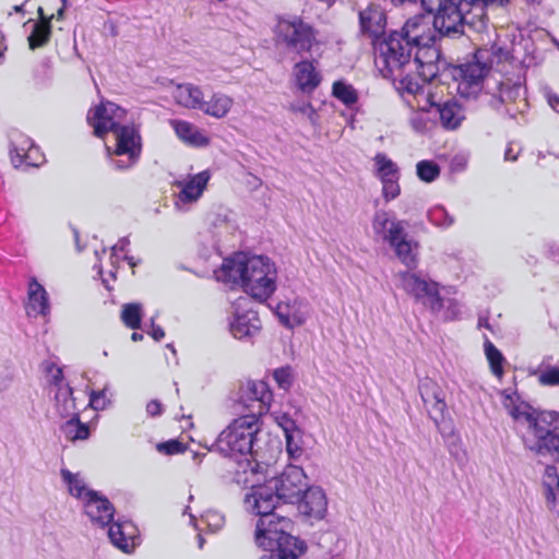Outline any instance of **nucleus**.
<instances>
[{"label": "nucleus", "mask_w": 559, "mask_h": 559, "mask_svg": "<svg viewBox=\"0 0 559 559\" xmlns=\"http://www.w3.org/2000/svg\"><path fill=\"white\" fill-rule=\"evenodd\" d=\"M427 14H417L409 17L400 31H391L386 37L378 43L376 64L382 75H399L409 63V56L416 46L433 44L438 33L450 35L462 32L447 31L438 23L443 11L430 8L420 0Z\"/></svg>", "instance_id": "obj_1"}, {"label": "nucleus", "mask_w": 559, "mask_h": 559, "mask_svg": "<svg viewBox=\"0 0 559 559\" xmlns=\"http://www.w3.org/2000/svg\"><path fill=\"white\" fill-rule=\"evenodd\" d=\"M127 111L120 106L106 102L92 109L87 115L94 133L103 138L108 132L115 136V147L106 146L110 163L118 170L134 166L142 152L141 135L133 126L122 124Z\"/></svg>", "instance_id": "obj_2"}, {"label": "nucleus", "mask_w": 559, "mask_h": 559, "mask_svg": "<svg viewBox=\"0 0 559 559\" xmlns=\"http://www.w3.org/2000/svg\"><path fill=\"white\" fill-rule=\"evenodd\" d=\"M245 504L260 516L255 524L254 540L259 547L267 550L260 559H298V555H305L306 544L286 532L290 525L289 519L278 515L274 510L263 509L260 502Z\"/></svg>", "instance_id": "obj_3"}, {"label": "nucleus", "mask_w": 559, "mask_h": 559, "mask_svg": "<svg viewBox=\"0 0 559 559\" xmlns=\"http://www.w3.org/2000/svg\"><path fill=\"white\" fill-rule=\"evenodd\" d=\"M223 281L241 284L243 290L260 301L269 298L275 290L276 269L270 259L262 255L247 257L237 253L225 259L221 275Z\"/></svg>", "instance_id": "obj_4"}, {"label": "nucleus", "mask_w": 559, "mask_h": 559, "mask_svg": "<svg viewBox=\"0 0 559 559\" xmlns=\"http://www.w3.org/2000/svg\"><path fill=\"white\" fill-rule=\"evenodd\" d=\"M259 431V418L254 414L240 416L219 433L214 447L224 456H243V460L237 461L239 469L245 474L248 471L255 474L258 462L254 447Z\"/></svg>", "instance_id": "obj_5"}, {"label": "nucleus", "mask_w": 559, "mask_h": 559, "mask_svg": "<svg viewBox=\"0 0 559 559\" xmlns=\"http://www.w3.org/2000/svg\"><path fill=\"white\" fill-rule=\"evenodd\" d=\"M306 487L304 469L288 465L280 476L267 480L263 486L253 487L246 495L245 502H260L263 509L275 510L280 501L295 503Z\"/></svg>", "instance_id": "obj_6"}, {"label": "nucleus", "mask_w": 559, "mask_h": 559, "mask_svg": "<svg viewBox=\"0 0 559 559\" xmlns=\"http://www.w3.org/2000/svg\"><path fill=\"white\" fill-rule=\"evenodd\" d=\"M525 448L539 456L559 462V413L539 412V417L524 437Z\"/></svg>", "instance_id": "obj_7"}, {"label": "nucleus", "mask_w": 559, "mask_h": 559, "mask_svg": "<svg viewBox=\"0 0 559 559\" xmlns=\"http://www.w3.org/2000/svg\"><path fill=\"white\" fill-rule=\"evenodd\" d=\"M432 9L443 11L438 23L447 31H459L463 24H472L468 15L472 11L479 10V16L484 14V7H503L511 0H424Z\"/></svg>", "instance_id": "obj_8"}, {"label": "nucleus", "mask_w": 559, "mask_h": 559, "mask_svg": "<svg viewBox=\"0 0 559 559\" xmlns=\"http://www.w3.org/2000/svg\"><path fill=\"white\" fill-rule=\"evenodd\" d=\"M414 50H416L414 58L409 56V63L399 75L382 76L393 81L399 80L403 83L412 72L416 71L424 80L432 81L441 72L449 70L450 64L441 58V52L435 46V43L426 46H416Z\"/></svg>", "instance_id": "obj_9"}, {"label": "nucleus", "mask_w": 559, "mask_h": 559, "mask_svg": "<svg viewBox=\"0 0 559 559\" xmlns=\"http://www.w3.org/2000/svg\"><path fill=\"white\" fill-rule=\"evenodd\" d=\"M317 35L318 32L310 24L297 16L292 20L282 19L277 24L278 39L287 50L299 56L311 52L319 44Z\"/></svg>", "instance_id": "obj_10"}, {"label": "nucleus", "mask_w": 559, "mask_h": 559, "mask_svg": "<svg viewBox=\"0 0 559 559\" xmlns=\"http://www.w3.org/2000/svg\"><path fill=\"white\" fill-rule=\"evenodd\" d=\"M489 52L486 49H478L473 60L465 63L449 67V73L453 80L460 81V84H465L466 87L476 88L480 83H484L486 90V81L491 79L487 78L490 71V63H488Z\"/></svg>", "instance_id": "obj_11"}, {"label": "nucleus", "mask_w": 559, "mask_h": 559, "mask_svg": "<svg viewBox=\"0 0 559 559\" xmlns=\"http://www.w3.org/2000/svg\"><path fill=\"white\" fill-rule=\"evenodd\" d=\"M399 277L402 288L417 301L429 307L431 311H439L443 307L437 283L409 272L400 273Z\"/></svg>", "instance_id": "obj_12"}, {"label": "nucleus", "mask_w": 559, "mask_h": 559, "mask_svg": "<svg viewBox=\"0 0 559 559\" xmlns=\"http://www.w3.org/2000/svg\"><path fill=\"white\" fill-rule=\"evenodd\" d=\"M418 391L429 417L442 432L441 421L447 412L445 393L442 388L431 378L419 380Z\"/></svg>", "instance_id": "obj_13"}, {"label": "nucleus", "mask_w": 559, "mask_h": 559, "mask_svg": "<svg viewBox=\"0 0 559 559\" xmlns=\"http://www.w3.org/2000/svg\"><path fill=\"white\" fill-rule=\"evenodd\" d=\"M272 392L264 381L249 380L242 383L238 391V403L254 414L258 418L269 409Z\"/></svg>", "instance_id": "obj_14"}, {"label": "nucleus", "mask_w": 559, "mask_h": 559, "mask_svg": "<svg viewBox=\"0 0 559 559\" xmlns=\"http://www.w3.org/2000/svg\"><path fill=\"white\" fill-rule=\"evenodd\" d=\"M525 86L519 78L516 81L507 79L504 81H493V86L490 85V81H486V102L489 106L495 109H499L502 104L516 102L521 99L525 103Z\"/></svg>", "instance_id": "obj_15"}, {"label": "nucleus", "mask_w": 559, "mask_h": 559, "mask_svg": "<svg viewBox=\"0 0 559 559\" xmlns=\"http://www.w3.org/2000/svg\"><path fill=\"white\" fill-rule=\"evenodd\" d=\"M83 503L85 514L94 524L105 527L112 523L115 508L105 496L95 490H88L85 492Z\"/></svg>", "instance_id": "obj_16"}, {"label": "nucleus", "mask_w": 559, "mask_h": 559, "mask_svg": "<svg viewBox=\"0 0 559 559\" xmlns=\"http://www.w3.org/2000/svg\"><path fill=\"white\" fill-rule=\"evenodd\" d=\"M359 24L361 32L372 38L376 53H378V43L388 36L384 34L386 24L384 11L378 4H369L359 12ZM378 55H376V57Z\"/></svg>", "instance_id": "obj_17"}, {"label": "nucleus", "mask_w": 559, "mask_h": 559, "mask_svg": "<svg viewBox=\"0 0 559 559\" xmlns=\"http://www.w3.org/2000/svg\"><path fill=\"white\" fill-rule=\"evenodd\" d=\"M406 225L405 221L391 219L385 211H378L372 222L376 234L380 235L391 247L407 238Z\"/></svg>", "instance_id": "obj_18"}, {"label": "nucleus", "mask_w": 559, "mask_h": 559, "mask_svg": "<svg viewBox=\"0 0 559 559\" xmlns=\"http://www.w3.org/2000/svg\"><path fill=\"white\" fill-rule=\"evenodd\" d=\"M296 503L300 513L317 519L324 516L328 506L325 493L320 487L305 488Z\"/></svg>", "instance_id": "obj_19"}, {"label": "nucleus", "mask_w": 559, "mask_h": 559, "mask_svg": "<svg viewBox=\"0 0 559 559\" xmlns=\"http://www.w3.org/2000/svg\"><path fill=\"white\" fill-rule=\"evenodd\" d=\"M435 117H439L441 126L447 130L457 129L465 119V111L456 100H447L442 104H431Z\"/></svg>", "instance_id": "obj_20"}, {"label": "nucleus", "mask_w": 559, "mask_h": 559, "mask_svg": "<svg viewBox=\"0 0 559 559\" xmlns=\"http://www.w3.org/2000/svg\"><path fill=\"white\" fill-rule=\"evenodd\" d=\"M230 332L236 338L251 337L261 329V321L258 312L248 310L243 313H236L230 322Z\"/></svg>", "instance_id": "obj_21"}, {"label": "nucleus", "mask_w": 559, "mask_h": 559, "mask_svg": "<svg viewBox=\"0 0 559 559\" xmlns=\"http://www.w3.org/2000/svg\"><path fill=\"white\" fill-rule=\"evenodd\" d=\"M210 180L207 171H201L187 180H179L176 186L180 188L178 198L181 202H195L203 193Z\"/></svg>", "instance_id": "obj_22"}, {"label": "nucleus", "mask_w": 559, "mask_h": 559, "mask_svg": "<svg viewBox=\"0 0 559 559\" xmlns=\"http://www.w3.org/2000/svg\"><path fill=\"white\" fill-rule=\"evenodd\" d=\"M294 76L298 87L305 93L313 92L321 82L320 73L309 60H301L295 64Z\"/></svg>", "instance_id": "obj_23"}, {"label": "nucleus", "mask_w": 559, "mask_h": 559, "mask_svg": "<svg viewBox=\"0 0 559 559\" xmlns=\"http://www.w3.org/2000/svg\"><path fill=\"white\" fill-rule=\"evenodd\" d=\"M173 96L176 103L188 109H201L204 102V94L201 87L192 83L177 84Z\"/></svg>", "instance_id": "obj_24"}, {"label": "nucleus", "mask_w": 559, "mask_h": 559, "mask_svg": "<svg viewBox=\"0 0 559 559\" xmlns=\"http://www.w3.org/2000/svg\"><path fill=\"white\" fill-rule=\"evenodd\" d=\"M306 308L307 306L302 301L294 300L293 305H278L276 314L284 326L294 329L305 323L307 318Z\"/></svg>", "instance_id": "obj_25"}, {"label": "nucleus", "mask_w": 559, "mask_h": 559, "mask_svg": "<svg viewBox=\"0 0 559 559\" xmlns=\"http://www.w3.org/2000/svg\"><path fill=\"white\" fill-rule=\"evenodd\" d=\"M39 21L33 23L32 32L27 37L28 46L32 50L46 46L51 37V19L47 17L41 8H38Z\"/></svg>", "instance_id": "obj_26"}, {"label": "nucleus", "mask_w": 559, "mask_h": 559, "mask_svg": "<svg viewBox=\"0 0 559 559\" xmlns=\"http://www.w3.org/2000/svg\"><path fill=\"white\" fill-rule=\"evenodd\" d=\"M31 311L44 317L50 311L48 294L35 280L29 283L28 287V313Z\"/></svg>", "instance_id": "obj_27"}, {"label": "nucleus", "mask_w": 559, "mask_h": 559, "mask_svg": "<svg viewBox=\"0 0 559 559\" xmlns=\"http://www.w3.org/2000/svg\"><path fill=\"white\" fill-rule=\"evenodd\" d=\"M170 123L177 136L183 142L194 146H205L209 144V139L192 123L183 120H171Z\"/></svg>", "instance_id": "obj_28"}, {"label": "nucleus", "mask_w": 559, "mask_h": 559, "mask_svg": "<svg viewBox=\"0 0 559 559\" xmlns=\"http://www.w3.org/2000/svg\"><path fill=\"white\" fill-rule=\"evenodd\" d=\"M9 141H10V158L11 163L15 168H19L23 165V153H27L31 147H33L35 144L25 134L13 131L9 134Z\"/></svg>", "instance_id": "obj_29"}, {"label": "nucleus", "mask_w": 559, "mask_h": 559, "mask_svg": "<svg viewBox=\"0 0 559 559\" xmlns=\"http://www.w3.org/2000/svg\"><path fill=\"white\" fill-rule=\"evenodd\" d=\"M233 104L234 100L231 97L223 93H214L210 100L203 102V106L200 110L205 115L221 119L229 112Z\"/></svg>", "instance_id": "obj_30"}, {"label": "nucleus", "mask_w": 559, "mask_h": 559, "mask_svg": "<svg viewBox=\"0 0 559 559\" xmlns=\"http://www.w3.org/2000/svg\"><path fill=\"white\" fill-rule=\"evenodd\" d=\"M503 404L512 418L515 420H523L528 425V430L534 426V423L537 421V418L539 417V413L532 411L530 405L525 403L515 404L511 395H506Z\"/></svg>", "instance_id": "obj_31"}, {"label": "nucleus", "mask_w": 559, "mask_h": 559, "mask_svg": "<svg viewBox=\"0 0 559 559\" xmlns=\"http://www.w3.org/2000/svg\"><path fill=\"white\" fill-rule=\"evenodd\" d=\"M73 391L69 384L58 386L55 393L56 408L63 418L76 415L75 401L72 396Z\"/></svg>", "instance_id": "obj_32"}, {"label": "nucleus", "mask_w": 559, "mask_h": 559, "mask_svg": "<svg viewBox=\"0 0 559 559\" xmlns=\"http://www.w3.org/2000/svg\"><path fill=\"white\" fill-rule=\"evenodd\" d=\"M435 119L433 109L430 107L414 111L409 117V124L415 132L424 134L433 128Z\"/></svg>", "instance_id": "obj_33"}, {"label": "nucleus", "mask_w": 559, "mask_h": 559, "mask_svg": "<svg viewBox=\"0 0 559 559\" xmlns=\"http://www.w3.org/2000/svg\"><path fill=\"white\" fill-rule=\"evenodd\" d=\"M373 160L377 165V176L381 181L400 178L397 165L385 154H376Z\"/></svg>", "instance_id": "obj_34"}, {"label": "nucleus", "mask_w": 559, "mask_h": 559, "mask_svg": "<svg viewBox=\"0 0 559 559\" xmlns=\"http://www.w3.org/2000/svg\"><path fill=\"white\" fill-rule=\"evenodd\" d=\"M67 439L71 441L86 440L90 436V428L81 423L79 414L71 416L62 427Z\"/></svg>", "instance_id": "obj_35"}, {"label": "nucleus", "mask_w": 559, "mask_h": 559, "mask_svg": "<svg viewBox=\"0 0 559 559\" xmlns=\"http://www.w3.org/2000/svg\"><path fill=\"white\" fill-rule=\"evenodd\" d=\"M62 480L67 484L68 490L71 496L81 499L84 502L85 492L90 489L86 488L83 479L79 474H74L67 468L60 471Z\"/></svg>", "instance_id": "obj_36"}, {"label": "nucleus", "mask_w": 559, "mask_h": 559, "mask_svg": "<svg viewBox=\"0 0 559 559\" xmlns=\"http://www.w3.org/2000/svg\"><path fill=\"white\" fill-rule=\"evenodd\" d=\"M484 347L491 372L496 377L501 378L503 376V362L506 361L503 355L487 337L485 340Z\"/></svg>", "instance_id": "obj_37"}, {"label": "nucleus", "mask_w": 559, "mask_h": 559, "mask_svg": "<svg viewBox=\"0 0 559 559\" xmlns=\"http://www.w3.org/2000/svg\"><path fill=\"white\" fill-rule=\"evenodd\" d=\"M142 306L141 304H126L122 307L121 320L126 326L136 330L141 328Z\"/></svg>", "instance_id": "obj_38"}, {"label": "nucleus", "mask_w": 559, "mask_h": 559, "mask_svg": "<svg viewBox=\"0 0 559 559\" xmlns=\"http://www.w3.org/2000/svg\"><path fill=\"white\" fill-rule=\"evenodd\" d=\"M131 527L132 525L128 522L121 523L119 521L114 522L108 530V537L110 542L123 551H128V542L126 537V530Z\"/></svg>", "instance_id": "obj_39"}, {"label": "nucleus", "mask_w": 559, "mask_h": 559, "mask_svg": "<svg viewBox=\"0 0 559 559\" xmlns=\"http://www.w3.org/2000/svg\"><path fill=\"white\" fill-rule=\"evenodd\" d=\"M417 245L413 242L411 239L406 238L403 241L395 245L393 248L395 250L399 259L409 269L416 266V254L414 252Z\"/></svg>", "instance_id": "obj_40"}, {"label": "nucleus", "mask_w": 559, "mask_h": 559, "mask_svg": "<svg viewBox=\"0 0 559 559\" xmlns=\"http://www.w3.org/2000/svg\"><path fill=\"white\" fill-rule=\"evenodd\" d=\"M537 376L538 382L543 385L556 386L559 385V367H551L546 364L544 359L538 367V370L534 372Z\"/></svg>", "instance_id": "obj_41"}, {"label": "nucleus", "mask_w": 559, "mask_h": 559, "mask_svg": "<svg viewBox=\"0 0 559 559\" xmlns=\"http://www.w3.org/2000/svg\"><path fill=\"white\" fill-rule=\"evenodd\" d=\"M332 93L346 106L355 104L358 99L356 90L350 84H347L343 81L334 82Z\"/></svg>", "instance_id": "obj_42"}, {"label": "nucleus", "mask_w": 559, "mask_h": 559, "mask_svg": "<svg viewBox=\"0 0 559 559\" xmlns=\"http://www.w3.org/2000/svg\"><path fill=\"white\" fill-rule=\"evenodd\" d=\"M544 486L546 488L547 499L555 500L557 492H559V474L556 466H546L544 473Z\"/></svg>", "instance_id": "obj_43"}, {"label": "nucleus", "mask_w": 559, "mask_h": 559, "mask_svg": "<svg viewBox=\"0 0 559 559\" xmlns=\"http://www.w3.org/2000/svg\"><path fill=\"white\" fill-rule=\"evenodd\" d=\"M33 81L36 85L46 86L52 81V68L49 59H44L33 70Z\"/></svg>", "instance_id": "obj_44"}, {"label": "nucleus", "mask_w": 559, "mask_h": 559, "mask_svg": "<svg viewBox=\"0 0 559 559\" xmlns=\"http://www.w3.org/2000/svg\"><path fill=\"white\" fill-rule=\"evenodd\" d=\"M417 176L425 182H432L440 175V167L432 160H420L416 165Z\"/></svg>", "instance_id": "obj_45"}, {"label": "nucleus", "mask_w": 559, "mask_h": 559, "mask_svg": "<svg viewBox=\"0 0 559 559\" xmlns=\"http://www.w3.org/2000/svg\"><path fill=\"white\" fill-rule=\"evenodd\" d=\"M428 218L433 225L440 227H450L454 223V218L442 206L430 210Z\"/></svg>", "instance_id": "obj_46"}, {"label": "nucleus", "mask_w": 559, "mask_h": 559, "mask_svg": "<svg viewBox=\"0 0 559 559\" xmlns=\"http://www.w3.org/2000/svg\"><path fill=\"white\" fill-rule=\"evenodd\" d=\"M43 369L47 373V376L49 377L50 384L55 385L56 389L58 386H63L64 385V384H62L63 372H62L61 368L57 367L51 361H44L43 362Z\"/></svg>", "instance_id": "obj_47"}, {"label": "nucleus", "mask_w": 559, "mask_h": 559, "mask_svg": "<svg viewBox=\"0 0 559 559\" xmlns=\"http://www.w3.org/2000/svg\"><path fill=\"white\" fill-rule=\"evenodd\" d=\"M273 378L283 390H288L293 383L290 367H283L274 370Z\"/></svg>", "instance_id": "obj_48"}, {"label": "nucleus", "mask_w": 559, "mask_h": 559, "mask_svg": "<svg viewBox=\"0 0 559 559\" xmlns=\"http://www.w3.org/2000/svg\"><path fill=\"white\" fill-rule=\"evenodd\" d=\"M23 165L27 167H39L44 162L45 157L40 153L39 147L34 145L27 151V153H23Z\"/></svg>", "instance_id": "obj_49"}, {"label": "nucleus", "mask_w": 559, "mask_h": 559, "mask_svg": "<svg viewBox=\"0 0 559 559\" xmlns=\"http://www.w3.org/2000/svg\"><path fill=\"white\" fill-rule=\"evenodd\" d=\"M156 449L160 453L173 455L185 452L186 447L178 440H169L166 442L158 443L156 445Z\"/></svg>", "instance_id": "obj_50"}, {"label": "nucleus", "mask_w": 559, "mask_h": 559, "mask_svg": "<svg viewBox=\"0 0 559 559\" xmlns=\"http://www.w3.org/2000/svg\"><path fill=\"white\" fill-rule=\"evenodd\" d=\"M382 182V194L386 201H391L397 198L401 193L399 179H391L381 181Z\"/></svg>", "instance_id": "obj_51"}, {"label": "nucleus", "mask_w": 559, "mask_h": 559, "mask_svg": "<svg viewBox=\"0 0 559 559\" xmlns=\"http://www.w3.org/2000/svg\"><path fill=\"white\" fill-rule=\"evenodd\" d=\"M285 439H286V450L289 453V455H292L294 457L299 456L302 452V450L299 445L300 431L285 435Z\"/></svg>", "instance_id": "obj_52"}, {"label": "nucleus", "mask_w": 559, "mask_h": 559, "mask_svg": "<svg viewBox=\"0 0 559 559\" xmlns=\"http://www.w3.org/2000/svg\"><path fill=\"white\" fill-rule=\"evenodd\" d=\"M290 109L294 112H299V114L306 116L312 123H314L317 114L310 103H307V102L293 103L290 105Z\"/></svg>", "instance_id": "obj_53"}, {"label": "nucleus", "mask_w": 559, "mask_h": 559, "mask_svg": "<svg viewBox=\"0 0 559 559\" xmlns=\"http://www.w3.org/2000/svg\"><path fill=\"white\" fill-rule=\"evenodd\" d=\"M108 404L105 391H93L90 395V406L95 411L104 409Z\"/></svg>", "instance_id": "obj_54"}, {"label": "nucleus", "mask_w": 559, "mask_h": 559, "mask_svg": "<svg viewBox=\"0 0 559 559\" xmlns=\"http://www.w3.org/2000/svg\"><path fill=\"white\" fill-rule=\"evenodd\" d=\"M277 420V424L282 427V429L284 430V433L285 435H289V433H293V432H297V431H300L298 428H297V425L295 423L294 419L290 418L289 415L287 414H282L281 416H278L276 418Z\"/></svg>", "instance_id": "obj_55"}, {"label": "nucleus", "mask_w": 559, "mask_h": 559, "mask_svg": "<svg viewBox=\"0 0 559 559\" xmlns=\"http://www.w3.org/2000/svg\"><path fill=\"white\" fill-rule=\"evenodd\" d=\"M163 406L159 401L152 400L146 405V412L150 416H158L162 414Z\"/></svg>", "instance_id": "obj_56"}, {"label": "nucleus", "mask_w": 559, "mask_h": 559, "mask_svg": "<svg viewBox=\"0 0 559 559\" xmlns=\"http://www.w3.org/2000/svg\"><path fill=\"white\" fill-rule=\"evenodd\" d=\"M151 328H152V331H150L148 333L155 341L158 342L165 336L164 330L159 325H155L154 319H152Z\"/></svg>", "instance_id": "obj_57"}, {"label": "nucleus", "mask_w": 559, "mask_h": 559, "mask_svg": "<svg viewBox=\"0 0 559 559\" xmlns=\"http://www.w3.org/2000/svg\"><path fill=\"white\" fill-rule=\"evenodd\" d=\"M546 96L549 106L559 114V96L552 92H547Z\"/></svg>", "instance_id": "obj_58"}, {"label": "nucleus", "mask_w": 559, "mask_h": 559, "mask_svg": "<svg viewBox=\"0 0 559 559\" xmlns=\"http://www.w3.org/2000/svg\"><path fill=\"white\" fill-rule=\"evenodd\" d=\"M130 243L127 237L121 238L112 248V253L117 251H124L128 245Z\"/></svg>", "instance_id": "obj_59"}, {"label": "nucleus", "mask_w": 559, "mask_h": 559, "mask_svg": "<svg viewBox=\"0 0 559 559\" xmlns=\"http://www.w3.org/2000/svg\"><path fill=\"white\" fill-rule=\"evenodd\" d=\"M518 154H519V151L518 152H514V148L513 146L510 144L506 152H504V159L506 160H511V162H514L518 158Z\"/></svg>", "instance_id": "obj_60"}, {"label": "nucleus", "mask_w": 559, "mask_h": 559, "mask_svg": "<svg viewBox=\"0 0 559 559\" xmlns=\"http://www.w3.org/2000/svg\"><path fill=\"white\" fill-rule=\"evenodd\" d=\"M459 450H460V445L457 444V442L452 441L451 443H449V451L456 459L459 457Z\"/></svg>", "instance_id": "obj_61"}, {"label": "nucleus", "mask_w": 559, "mask_h": 559, "mask_svg": "<svg viewBox=\"0 0 559 559\" xmlns=\"http://www.w3.org/2000/svg\"><path fill=\"white\" fill-rule=\"evenodd\" d=\"M478 326L479 328H486V329L490 330V324H489L487 318L480 317L479 320H478Z\"/></svg>", "instance_id": "obj_62"}, {"label": "nucleus", "mask_w": 559, "mask_h": 559, "mask_svg": "<svg viewBox=\"0 0 559 559\" xmlns=\"http://www.w3.org/2000/svg\"><path fill=\"white\" fill-rule=\"evenodd\" d=\"M131 340H132L133 342L141 341V340H143V335H142L141 333L133 332V333L131 334Z\"/></svg>", "instance_id": "obj_63"}, {"label": "nucleus", "mask_w": 559, "mask_h": 559, "mask_svg": "<svg viewBox=\"0 0 559 559\" xmlns=\"http://www.w3.org/2000/svg\"><path fill=\"white\" fill-rule=\"evenodd\" d=\"M124 259L128 261V263L131 265V266H135V262L133 261V258L132 257H124Z\"/></svg>", "instance_id": "obj_64"}]
</instances>
